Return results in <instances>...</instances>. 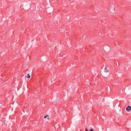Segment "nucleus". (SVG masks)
Here are the masks:
<instances>
[{"label": "nucleus", "mask_w": 131, "mask_h": 131, "mask_svg": "<svg viewBox=\"0 0 131 131\" xmlns=\"http://www.w3.org/2000/svg\"><path fill=\"white\" fill-rule=\"evenodd\" d=\"M104 72L105 73H108L109 72V70L107 69V67H105L104 68Z\"/></svg>", "instance_id": "obj_4"}, {"label": "nucleus", "mask_w": 131, "mask_h": 131, "mask_svg": "<svg viewBox=\"0 0 131 131\" xmlns=\"http://www.w3.org/2000/svg\"><path fill=\"white\" fill-rule=\"evenodd\" d=\"M69 1H72V0H68Z\"/></svg>", "instance_id": "obj_6"}, {"label": "nucleus", "mask_w": 131, "mask_h": 131, "mask_svg": "<svg viewBox=\"0 0 131 131\" xmlns=\"http://www.w3.org/2000/svg\"><path fill=\"white\" fill-rule=\"evenodd\" d=\"M26 77H27V78H29L30 77V75L29 74H27V75H26Z\"/></svg>", "instance_id": "obj_5"}, {"label": "nucleus", "mask_w": 131, "mask_h": 131, "mask_svg": "<svg viewBox=\"0 0 131 131\" xmlns=\"http://www.w3.org/2000/svg\"><path fill=\"white\" fill-rule=\"evenodd\" d=\"M126 111L127 112H129V111H131V106L128 105L126 108Z\"/></svg>", "instance_id": "obj_2"}, {"label": "nucleus", "mask_w": 131, "mask_h": 131, "mask_svg": "<svg viewBox=\"0 0 131 131\" xmlns=\"http://www.w3.org/2000/svg\"><path fill=\"white\" fill-rule=\"evenodd\" d=\"M44 119L47 120H50V116L49 115H46L44 116Z\"/></svg>", "instance_id": "obj_1"}, {"label": "nucleus", "mask_w": 131, "mask_h": 131, "mask_svg": "<svg viewBox=\"0 0 131 131\" xmlns=\"http://www.w3.org/2000/svg\"><path fill=\"white\" fill-rule=\"evenodd\" d=\"M85 131H94V129L92 128V127H90L89 129L88 128H85Z\"/></svg>", "instance_id": "obj_3"}]
</instances>
